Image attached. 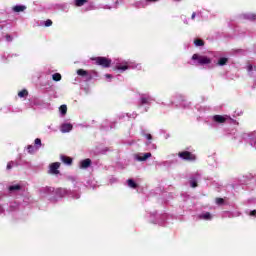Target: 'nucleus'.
Segmentation results:
<instances>
[{"instance_id": "obj_1", "label": "nucleus", "mask_w": 256, "mask_h": 256, "mask_svg": "<svg viewBox=\"0 0 256 256\" xmlns=\"http://www.w3.org/2000/svg\"><path fill=\"white\" fill-rule=\"evenodd\" d=\"M92 61H95L96 65H99L104 69H108V67H111V63H112V60L107 57L92 58Z\"/></svg>"}, {"instance_id": "obj_2", "label": "nucleus", "mask_w": 256, "mask_h": 256, "mask_svg": "<svg viewBox=\"0 0 256 256\" xmlns=\"http://www.w3.org/2000/svg\"><path fill=\"white\" fill-rule=\"evenodd\" d=\"M193 61H198V65H209L211 60L207 56H201L199 54H193L192 56Z\"/></svg>"}, {"instance_id": "obj_3", "label": "nucleus", "mask_w": 256, "mask_h": 256, "mask_svg": "<svg viewBox=\"0 0 256 256\" xmlns=\"http://www.w3.org/2000/svg\"><path fill=\"white\" fill-rule=\"evenodd\" d=\"M178 157L184 161H196L197 156L189 151H182L178 153Z\"/></svg>"}, {"instance_id": "obj_4", "label": "nucleus", "mask_w": 256, "mask_h": 256, "mask_svg": "<svg viewBox=\"0 0 256 256\" xmlns=\"http://www.w3.org/2000/svg\"><path fill=\"white\" fill-rule=\"evenodd\" d=\"M61 167V163L60 162H53L49 165V169H48V174L49 175H59V173H61L59 171Z\"/></svg>"}, {"instance_id": "obj_5", "label": "nucleus", "mask_w": 256, "mask_h": 256, "mask_svg": "<svg viewBox=\"0 0 256 256\" xmlns=\"http://www.w3.org/2000/svg\"><path fill=\"white\" fill-rule=\"evenodd\" d=\"M136 161H147V159H150L151 152L144 153V154H135Z\"/></svg>"}, {"instance_id": "obj_6", "label": "nucleus", "mask_w": 256, "mask_h": 256, "mask_svg": "<svg viewBox=\"0 0 256 256\" xmlns=\"http://www.w3.org/2000/svg\"><path fill=\"white\" fill-rule=\"evenodd\" d=\"M73 130V125L69 123H64L61 125L60 131L62 133H69L70 131Z\"/></svg>"}, {"instance_id": "obj_7", "label": "nucleus", "mask_w": 256, "mask_h": 256, "mask_svg": "<svg viewBox=\"0 0 256 256\" xmlns=\"http://www.w3.org/2000/svg\"><path fill=\"white\" fill-rule=\"evenodd\" d=\"M91 167V159L86 158L80 162V169H89Z\"/></svg>"}, {"instance_id": "obj_8", "label": "nucleus", "mask_w": 256, "mask_h": 256, "mask_svg": "<svg viewBox=\"0 0 256 256\" xmlns=\"http://www.w3.org/2000/svg\"><path fill=\"white\" fill-rule=\"evenodd\" d=\"M61 161L65 165H73V158H71L69 156H61Z\"/></svg>"}, {"instance_id": "obj_9", "label": "nucleus", "mask_w": 256, "mask_h": 256, "mask_svg": "<svg viewBox=\"0 0 256 256\" xmlns=\"http://www.w3.org/2000/svg\"><path fill=\"white\" fill-rule=\"evenodd\" d=\"M213 121H215L216 123H225V121H227V118L221 115H215L213 116Z\"/></svg>"}, {"instance_id": "obj_10", "label": "nucleus", "mask_w": 256, "mask_h": 256, "mask_svg": "<svg viewBox=\"0 0 256 256\" xmlns=\"http://www.w3.org/2000/svg\"><path fill=\"white\" fill-rule=\"evenodd\" d=\"M25 9H27V7L23 5H16L13 7V11H15V13H21L25 11Z\"/></svg>"}, {"instance_id": "obj_11", "label": "nucleus", "mask_w": 256, "mask_h": 256, "mask_svg": "<svg viewBox=\"0 0 256 256\" xmlns=\"http://www.w3.org/2000/svg\"><path fill=\"white\" fill-rule=\"evenodd\" d=\"M86 3H89V0H74L75 7H83Z\"/></svg>"}, {"instance_id": "obj_12", "label": "nucleus", "mask_w": 256, "mask_h": 256, "mask_svg": "<svg viewBox=\"0 0 256 256\" xmlns=\"http://www.w3.org/2000/svg\"><path fill=\"white\" fill-rule=\"evenodd\" d=\"M199 219H204L205 221H211V219H213V217L211 216V213L206 212V213L200 215Z\"/></svg>"}, {"instance_id": "obj_13", "label": "nucleus", "mask_w": 256, "mask_h": 256, "mask_svg": "<svg viewBox=\"0 0 256 256\" xmlns=\"http://www.w3.org/2000/svg\"><path fill=\"white\" fill-rule=\"evenodd\" d=\"M29 96V91L27 89H23L20 92H18V97L25 98Z\"/></svg>"}, {"instance_id": "obj_14", "label": "nucleus", "mask_w": 256, "mask_h": 256, "mask_svg": "<svg viewBox=\"0 0 256 256\" xmlns=\"http://www.w3.org/2000/svg\"><path fill=\"white\" fill-rule=\"evenodd\" d=\"M140 101L141 105H149L151 103V97H142Z\"/></svg>"}, {"instance_id": "obj_15", "label": "nucleus", "mask_w": 256, "mask_h": 256, "mask_svg": "<svg viewBox=\"0 0 256 256\" xmlns=\"http://www.w3.org/2000/svg\"><path fill=\"white\" fill-rule=\"evenodd\" d=\"M77 75H79V77H87V75H89V72H87V70L78 69Z\"/></svg>"}, {"instance_id": "obj_16", "label": "nucleus", "mask_w": 256, "mask_h": 256, "mask_svg": "<svg viewBox=\"0 0 256 256\" xmlns=\"http://www.w3.org/2000/svg\"><path fill=\"white\" fill-rule=\"evenodd\" d=\"M9 191L13 192V191H21V185L19 184H16V185H12V186H9Z\"/></svg>"}, {"instance_id": "obj_17", "label": "nucleus", "mask_w": 256, "mask_h": 256, "mask_svg": "<svg viewBox=\"0 0 256 256\" xmlns=\"http://www.w3.org/2000/svg\"><path fill=\"white\" fill-rule=\"evenodd\" d=\"M61 115H67V105L63 104L59 107Z\"/></svg>"}, {"instance_id": "obj_18", "label": "nucleus", "mask_w": 256, "mask_h": 256, "mask_svg": "<svg viewBox=\"0 0 256 256\" xmlns=\"http://www.w3.org/2000/svg\"><path fill=\"white\" fill-rule=\"evenodd\" d=\"M194 44L196 45V47H203L205 45V41L201 39H196L194 40Z\"/></svg>"}, {"instance_id": "obj_19", "label": "nucleus", "mask_w": 256, "mask_h": 256, "mask_svg": "<svg viewBox=\"0 0 256 256\" xmlns=\"http://www.w3.org/2000/svg\"><path fill=\"white\" fill-rule=\"evenodd\" d=\"M229 61V59L222 57L219 59L218 61V65H220L221 67H223V65H227V62Z\"/></svg>"}, {"instance_id": "obj_20", "label": "nucleus", "mask_w": 256, "mask_h": 256, "mask_svg": "<svg viewBox=\"0 0 256 256\" xmlns=\"http://www.w3.org/2000/svg\"><path fill=\"white\" fill-rule=\"evenodd\" d=\"M128 186H130L132 189H137V183H135L133 179H128Z\"/></svg>"}, {"instance_id": "obj_21", "label": "nucleus", "mask_w": 256, "mask_h": 256, "mask_svg": "<svg viewBox=\"0 0 256 256\" xmlns=\"http://www.w3.org/2000/svg\"><path fill=\"white\" fill-rule=\"evenodd\" d=\"M53 81H61V74L55 73L52 75Z\"/></svg>"}, {"instance_id": "obj_22", "label": "nucleus", "mask_w": 256, "mask_h": 256, "mask_svg": "<svg viewBox=\"0 0 256 256\" xmlns=\"http://www.w3.org/2000/svg\"><path fill=\"white\" fill-rule=\"evenodd\" d=\"M246 19H249V21H256V14H248Z\"/></svg>"}, {"instance_id": "obj_23", "label": "nucleus", "mask_w": 256, "mask_h": 256, "mask_svg": "<svg viewBox=\"0 0 256 256\" xmlns=\"http://www.w3.org/2000/svg\"><path fill=\"white\" fill-rule=\"evenodd\" d=\"M27 151H28V153L33 155V153H35V147L33 145H28Z\"/></svg>"}, {"instance_id": "obj_24", "label": "nucleus", "mask_w": 256, "mask_h": 256, "mask_svg": "<svg viewBox=\"0 0 256 256\" xmlns=\"http://www.w3.org/2000/svg\"><path fill=\"white\" fill-rule=\"evenodd\" d=\"M13 167H15V163L13 161L8 162L6 169L8 171H11V169H13Z\"/></svg>"}, {"instance_id": "obj_25", "label": "nucleus", "mask_w": 256, "mask_h": 256, "mask_svg": "<svg viewBox=\"0 0 256 256\" xmlns=\"http://www.w3.org/2000/svg\"><path fill=\"white\" fill-rule=\"evenodd\" d=\"M190 185H191V187H192L193 189H195V187H198L197 180L194 179V178H192V179L190 180Z\"/></svg>"}, {"instance_id": "obj_26", "label": "nucleus", "mask_w": 256, "mask_h": 256, "mask_svg": "<svg viewBox=\"0 0 256 256\" xmlns=\"http://www.w3.org/2000/svg\"><path fill=\"white\" fill-rule=\"evenodd\" d=\"M116 69H118V71H127V69H129V66L127 65L117 66Z\"/></svg>"}, {"instance_id": "obj_27", "label": "nucleus", "mask_w": 256, "mask_h": 256, "mask_svg": "<svg viewBox=\"0 0 256 256\" xmlns=\"http://www.w3.org/2000/svg\"><path fill=\"white\" fill-rule=\"evenodd\" d=\"M44 25L45 27H51V25H53V21L51 19H48L45 21Z\"/></svg>"}, {"instance_id": "obj_28", "label": "nucleus", "mask_w": 256, "mask_h": 256, "mask_svg": "<svg viewBox=\"0 0 256 256\" xmlns=\"http://www.w3.org/2000/svg\"><path fill=\"white\" fill-rule=\"evenodd\" d=\"M223 203H225V200L223 198H216L217 205H223Z\"/></svg>"}, {"instance_id": "obj_29", "label": "nucleus", "mask_w": 256, "mask_h": 256, "mask_svg": "<svg viewBox=\"0 0 256 256\" xmlns=\"http://www.w3.org/2000/svg\"><path fill=\"white\" fill-rule=\"evenodd\" d=\"M6 41H8V42L13 41V36L6 34Z\"/></svg>"}, {"instance_id": "obj_30", "label": "nucleus", "mask_w": 256, "mask_h": 256, "mask_svg": "<svg viewBox=\"0 0 256 256\" xmlns=\"http://www.w3.org/2000/svg\"><path fill=\"white\" fill-rule=\"evenodd\" d=\"M34 143L35 145H38L39 147H41V140L39 138H36Z\"/></svg>"}, {"instance_id": "obj_31", "label": "nucleus", "mask_w": 256, "mask_h": 256, "mask_svg": "<svg viewBox=\"0 0 256 256\" xmlns=\"http://www.w3.org/2000/svg\"><path fill=\"white\" fill-rule=\"evenodd\" d=\"M250 217H256V210H252L249 213Z\"/></svg>"}, {"instance_id": "obj_32", "label": "nucleus", "mask_w": 256, "mask_h": 256, "mask_svg": "<svg viewBox=\"0 0 256 256\" xmlns=\"http://www.w3.org/2000/svg\"><path fill=\"white\" fill-rule=\"evenodd\" d=\"M145 137L146 139H148V141H151V139H153V136L151 134H146Z\"/></svg>"}, {"instance_id": "obj_33", "label": "nucleus", "mask_w": 256, "mask_h": 256, "mask_svg": "<svg viewBox=\"0 0 256 256\" xmlns=\"http://www.w3.org/2000/svg\"><path fill=\"white\" fill-rule=\"evenodd\" d=\"M247 71L249 72L253 71V65L249 64L247 67Z\"/></svg>"}, {"instance_id": "obj_34", "label": "nucleus", "mask_w": 256, "mask_h": 256, "mask_svg": "<svg viewBox=\"0 0 256 256\" xmlns=\"http://www.w3.org/2000/svg\"><path fill=\"white\" fill-rule=\"evenodd\" d=\"M105 77H106L107 79H111L113 76H112L111 74H106Z\"/></svg>"}, {"instance_id": "obj_35", "label": "nucleus", "mask_w": 256, "mask_h": 256, "mask_svg": "<svg viewBox=\"0 0 256 256\" xmlns=\"http://www.w3.org/2000/svg\"><path fill=\"white\" fill-rule=\"evenodd\" d=\"M196 15H197V13L193 12L192 16H191V19H195Z\"/></svg>"}]
</instances>
